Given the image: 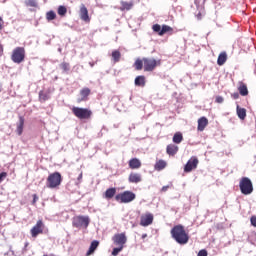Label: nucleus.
<instances>
[{
  "mask_svg": "<svg viewBox=\"0 0 256 256\" xmlns=\"http://www.w3.org/2000/svg\"><path fill=\"white\" fill-rule=\"evenodd\" d=\"M198 165H199V159H197V157L195 156L191 157L184 167L185 173H191L193 169H197Z\"/></svg>",
  "mask_w": 256,
  "mask_h": 256,
  "instance_id": "9b49d317",
  "label": "nucleus"
},
{
  "mask_svg": "<svg viewBox=\"0 0 256 256\" xmlns=\"http://www.w3.org/2000/svg\"><path fill=\"white\" fill-rule=\"evenodd\" d=\"M81 179H83V172H81L78 176V181H81Z\"/></svg>",
  "mask_w": 256,
  "mask_h": 256,
  "instance_id": "49530a36",
  "label": "nucleus"
},
{
  "mask_svg": "<svg viewBox=\"0 0 256 256\" xmlns=\"http://www.w3.org/2000/svg\"><path fill=\"white\" fill-rule=\"evenodd\" d=\"M215 101H216V103H223V101H225V99L222 96H216Z\"/></svg>",
  "mask_w": 256,
  "mask_h": 256,
  "instance_id": "a19ab883",
  "label": "nucleus"
},
{
  "mask_svg": "<svg viewBox=\"0 0 256 256\" xmlns=\"http://www.w3.org/2000/svg\"><path fill=\"white\" fill-rule=\"evenodd\" d=\"M209 125V119L207 117L202 116L198 119V127L197 130L200 132L205 131V128Z\"/></svg>",
  "mask_w": 256,
  "mask_h": 256,
  "instance_id": "2eb2a0df",
  "label": "nucleus"
},
{
  "mask_svg": "<svg viewBox=\"0 0 256 256\" xmlns=\"http://www.w3.org/2000/svg\"><path fill=\"white\" fill-rule=\"evenodd\" d=\"M147 80L144 75L137 76L134 80L136 87H145Z\"/></svg>",
  "mask_w": 256,
  "mask_h": 256,
  "instance_id": "6ab92c4d",
  "label": "nucleus"
},
{
  "mask_svg": "<svg viewBox=\"0 0 256 256\" xmlns=\"http://www.w3.org/2000/svg\"><path fill=\"white\" fill-rule=\"evenodd\" d=\"M28 245H29V243L26 242L25 247H27Z\"/></svg>",
  "mask_w": 256,
  "mask_h": 256,
  "instance_id": "8fccbe9b",
  "label": "nucleus"
},
{
  "mask_svg": "<svg viewBox=\"0 0 256 256\" xmlns=\"http://www.w3.org/2000/svg\"><path fill=\"white\" fill-rule=\"evenodd\" d=\"M239 187L242 195H251V193H253V182L247 177L241 178Z\"/></svg>",
  "mask_w": 256,
  "mask_h": 256,
  "instance_id": "20e7f679",
  "label": "nucleus"
},
{
  "mask_svg": "<svg viewBox=\"0 0 256 256\" xmlns=\"http://www.w3.org/2000/svg\"><path fill=\"white\" fill-rule=\"evenodd\" d=\"M128 165L131 169H141V160L138 158H132L129 160Z\"/></svg>",
  "mask_w": 256,
  "mask_h": 256,
  "instance_id": "aec40b11",
  "label": "nucleus"
},
{
  "mask_svg": "<svg viewBox=\"0 0 256 256\" xmlns=\"http://www.w3.org/2000/svg\"><path fill=\"white\" fill-rule=\"evenodd\" d=\"M170 234L172 239H174L178 245H187V243H189V233L185 230V226L181 224L175 225L170 230Z\"/></svg>",
  "mask_w": 256,
  "mask_h": 256,
  "instance_id": "f03ea898",
  "label": "nucleus"
},
{
  "mask_svg": "<svg viewBox=\"0 0 256 256\" xmlns=\"http://www.w3.org/2000/svg\"><path fill=\"white\" fill-rule=\"evenodd\" d=\"M165 33H173V27L169 26V25H162V29L159 32L160 37H163V35H165Z\"/></svg>",
  "mask_w": 256,
  "mask_h": 256,
  "instance_id": "c85d7f7f",
  "label": "nucleus"
},
{
  "mask_svg": "<svg viewBox=\"0 0 256 256\" xmlns=\"http://www.w3.org/2000/svg\"><path fill=\"white\" fill-rule=\"evenodd\" d=\"M238 91L242 97H247V95H249V89L247 88V84L243 82H239Z\"/></svg>",
  "mask_w": 256,
  "mask_h": 256,
  "instance_id": "a211bd4d",
  "label": "nucleus"
},
{
  "mask_svg": "<svg viewBox=\"0 0 256 256\" xmlns=\"http://www.w3.org/2000/svg\"><path fill=\"white\" fill-rule=\"evenodd\" d=\"M72 113L77 119H91L93 112L89 108L73 107Z\"/></svg>",
  "mask_w": 256,
  "mask_h": 256,
  "instance_id": "423d86ee",
  "label": "nucleus"
},
{
  "mask_svg": "<svg viewBox=\"0 0 256 256\" xmlns=\"http://www.w3.org/2000/svg\"><path fill=\"white\" fill-rule=\"evenodd\" d=\"M97 247H99V241L93 240L90 244L88 251L86 252V256H91L95 251H97Z\"/></svg>",
  "mask_w": 256,
  "mask_h": 256,
  "instance_id": "412c9836",
  "label": "nucleus"
},
{
  "mask_svg": "<svg viewBox=\"0 0 256 256\" xmlns=\"http://www.w3.org/2000/svg\"><path fill=\"white\" fill-rule=\"evenodd\" d=\"M231 97H233L234 99H239V93L235 92L231 94Z\"/></svg>",
  "mask_w": 256,
  "mask_h": 256,
  "instance_id": "a18cd8bd",
  "label": "nucleus"
},
{
  "mask_svg": "<svg viewBox=\"0 0 256 256\" xmlns=\"http://www.w3.org/2000/svg\"><path fill=\"white\" fill-rule=\"evenodd\" d=\"M250 221H251V225H253V227H256V216H252Z\"/></svg>",
  "mask_w": 256,
  "mask_h": 256,
  "instance_id": "79ce46f5",
  "label": "nucleus"
},
{
  "mask_svg": "<svg viewBox=\"0 0 256 256\" xmlns=\"http://www.w3.org/2000/svg\"><path fill=\"white\" fill-rule=\"evenodd\" d=\"M165 167H167V162L165 160H158L154 165L155 171H163Z\"/></svg>",
  "mask_w": 256,
  "mask_h": 256,
  "instance_id": "393cba45",
  "label": "nucleus"
},
{
  "mask_svg": "<svg viewBox=\"0 0 256 256\" xmlns=\"http://www.w3.org/2000/svg\"><path fill=\"white\" fill-rule=\"evenodd\" d=\"M167 191H169V186H163L162 189H161V192L165 193Z\"/></svg>",
  "mask_w": 256,
  "mask_h": 256,
  "instance_id": "c03bdc74",
  "label": "nucleus"
},
{
  "mask_svg": "<svg viewBox=\"0 0 256 256\" xmlns=\"http://www.w3.org/2000/svg\"><path fill=\"white\" fill-rule=\"evenodd\" d=\"M146 237H147V234L142 235V239H146Z\"/></svg>",
  "mask_w": 256,
  "mask_h": 256,
  "instance_id": "09e8293b",
  "label": "nucleus"
},
{
  "mask_svg": "<svg viewBox=\"0 0 256 256\" xmlns=\"http://www.w3.org/2000/svg\"><path fill=\"white\" fill-rule=\"evenodd\" d=\"M178 152H179V146L175 144H169L166 147V153L167 155H170V157H175V155H177Z\"/></svg>",
  "mask_w": 256,
  "mask_h": 256,
  "instance_id": "dca6fc26",
  "label": "nucleus"
},
{
  "mask_svg": "<svg viewBox=\"0 0 256 256\" xmlns=\"http://www.w3.org/2000/svg\"><path fill=\"white\" fill-rule=\"evenodd\" d=\"M4 179H7V172H2V173H0V183H1Z\"/></svg>",
  "mask_w": 256,
  "mask_h": 256,
  "instance_id": "58836bf2",
  "label": "nucleus"
},
{
  "mask_svg": "<svg viewBox=\"0 0 256 256\" xmlns=\"http://www.w3.org/2000/svg\"><path fill=\"white\" fill-rule=\"evenodd\" d=\"M208 252L205 249H202L198 252L197 256H207Z\"/></svg>",
  "mask_w": 256,
  "mask_h": 256,
  "instance_id": "4c0bfd02",
  "label": "nucleus"
},
{
  "mask_svg": "<svg viewBox=\"0 0 256 256\" xmlns=\"http://www.w3.org/2000/svg\"><path fill=\"white\" fill-rule=\"evenodd\" d=\"M121 7L119 8L120 11H131V9H133V1L130 2H125V1H121L120 2Z\"/></svg>",
  "mask_w": 256,
  "mask_h": 256,
  "instance_id": "4be33fe9",
  "label": "nucleus"
},
{
  "mask_svg": "<svg viewBox=\"0 0 256 256\" xmlns=\"http://www.w3.org/2000/svg\"><path fill=\"white\" fill-rule=\"evenodd\" d=\"M46 19L47 21H53L57 19V14L55 13V11L50 10L46 13Z\"/></svg>",
  "mask_w": 256,
  "mask_h": 256,
  "instance_id": "473e14b6",
  "label": "nucleus"
},
{
  "mask_svg": "<svg viewBox=\"0 0 256 256\" xmlns=\"http://www.w3.org/2000/svg\"><path fill=\"white\" fill-rule=\"evenodd\" d=\"M115 193H117L116 188H109L105 191V199H113L115 197Z\"/></svg>",
  "mask_w": 256,
  "mask_h": 256,
  "instance_id": "cd10ccee",
  "label": "nucleus"
},
{
  "mask_svg": "<svg viewBox=\"0 0 256 256\" xmlns=\"http://www.w3.org/2000/svg\"><path fill=\"white\" fill-rule=\"evenodd\" d=\"M115 200L118 203H131V201H135V193L131 191H124L115 196Z\"/></svg>",
  "mask_w": 256,
  "mask_h": 256,
  "instance_id": "0eeeda50",
  "label": "nucleus"
},
{
  "mask_svg": "<svg viewBox=\"0 0 256 256\" xmlns=\"http://www.w3.org/2000/svg\"><path fill=\"white\" fill-rule=\"evenodd\" d=\"M49 99H51V95L49 94V92H43V91L39 92L40 103H45V101H49Z\"/></svg>",
  "mask_w": 256,
  "mask_h": 256,
  "instance_id": "bb28decb",
  "label": "nucleus"
},
{
  "mask_svg": "<svg viewBox=\"0 0 256 256\" xmlns=\"http://www.w3.org/2000/svg\"><path fill=\"white\" fill-rule=\"evenodd\" d=\"M227 63V52H221L217 59V65L220 67Z\"/></svg>",
  "mask_w": 256,
  "mask_h": 256,
  "instance_id": "5701e85b",
  "label": "nucleus"
},
{
  "mask_svg": "<svg viewBox=\"0 0 256 256\" xmlns=\"http://www.w3.org/2000/svg\"><path fill=\"white\" fill-rule=\"evenodd\" d=\"M60 69H62L63 73H69V71H71V64H69V62H62Z\"/></svg>",
  "mask_w": 256,
  "mask_h": 256,
  "instance_id": "2f4dec72",
  "label": "nucleus"
},
{
  "mask_svg": "<svg viewBox=\"0 0 256 256\" xmlns=\"http://www.w3.org/2000/svg\"><path fill=\"white\" fill-rule=\"evenodd\" d=\"M89 95H91V89L84 87L80 90V98L77 99V103H83V101H89Z\"/></svg>",
  "mask_w": 256,
  "mask_h": 256,
  "instance_id": "4468645a",
  "label": "nucleus"
},
{
  "mask_svg": "<svg viewBox=\"0 0 256 256\" xmlns=\"http://www.w3.org/2000/svg\"><path fill=\"white\" fill-rule=\"evenodd\" d=\"M161 66V59H155L153 57H144L142 59H136L134 62V68L136 71H144L151 73L154 69Z\"/></svg>",
  "mask_w": 256,
  "mask_h": 256,
  "instance_id": "f257e3e1",
  "label": "nucleus"
},
{
  "mask_svg": "<svg viewBox=\"0 0 256 256\" xmlns=\"http://www.w3.org/2000/svg\"><path fill=\"white\" fill-rule=\"evenodd\" d=\"M80 19L84 21V23H91V17H89V10L85 4L80 5L79 11Z\"/></svg>",
  "mask_w": 256,
  "mask_h": 256,
  "instance_id": "f8f14e48",
  "label": "nucleus"
},
{
  "mask_svg": "<svg viewBox=\"0 0 256 256\" xmlns=\"http://www.w3.org/2000/svg\"><path fill=\"white\" fill-rule=\"evenodd\" d=\"M128 181H129V183H141V181H142L141 174L131 172L128 177Z\"/></svg>",
  "mask_w": 256,
  "mask_h": 256,
  "instance_id": "f3484780",
  "label": "nucleus"
},
{
  "mask_svg": "<svg viewBox=\"0 0 256 256\" xmlns=\"http://www.w3.org/2000/svg\"><path fill=\"white\" fill-rule=\"evenodd\" d=\"M37 201H39V196H37V194H33L32 205H36Z\"/></svg>",
  "mask_w": 256,
  "mask_h": 256,
  "instance_id": "ea45409f",
  "label": "nucleus"
},
{
  "mask_svg": "<svg viewBox=\"0 0 256 256\" xmlns=\"http://www.w3.org/2000/svg\"><path fill=\"white\" fill-rule=\"evenodd\" d=\"M63 181V177L61 176V173L59 172H54L49 174L47 180H46V187L48 189H57L59 185H61Z\"/></svg>",
  "mask_w": 256,
  "mask_h": 256,
  "instance_id": "7ed1b4c3",
  "label": "nucleus"
},
{
  "mask_svg": "<svg viewBox=\"0 0 256 256\" xmlns=\"http://www.w3.org/2000/svg\"><path fill=\"white\" fill-rule=\"evenodd\" d=\"M2 53H3V46H1L0 44V55H2Z\"/></svg>",
  "mask_w": 256,
  "mask_h": 256,
  "instance_id": "de8ad7c7",
  "label": "nucleus"
},
{
  "mask_svg": "<svg viewBox=\"0 0 256 256\" xmlns=\"http://www.w3.org/2000/svg\"><path fill=\"white\" fill-rule=\"evenodd\" d=\"M73 227H89V216H75L72 221Z\"/></svg>",
  "mask_w": 256,
  "mask_h": 256,
  "instance_id": "1a4fd4ad",
  "label": "nucleus"
},
{
  "mask_svg": "<svg viewBox=\"0 0 256 256\" xmlns=\"http://www.w3.org/2000/svg\"><path fill=\"white\" fill-rule=\"evenodd\" d=\"M153 219H154L153 214H151V213L143 214L140 217L141 227H149V225L153 224Z\"/></svg>",
  "mask_w": 256,
  "mask_h": 256,
  "instance_id": "ddd939ff",
  "label": "nucleus"
},
{
  "mask_svg": "<svg viewBox=\"0 0 256 256\" xmlns=\"http://www.w3.org/2000/svg\"><path fill=\"white\" fill-rule=\"evenodd\" d=\"M173 143L179 144L183 141V134L181 132H176L172 139Z\"/></svg>",
  "mask_w": 256,
  "mask_h": 256,
  "instance_id": "7c9ffc66",
  "label": "nucleus"
},
{
  "mask_svg": "<svg viewBox=\"0 0 256 256\" xmlns=\"http://www.w3.org/2000/svg\"><path fill=\"white\" fill-rule=\"evenodd\" d=\"M25 125V118H23L22 116L19 117V123L17 125V129L16 132L18 135H23V127Z\"/></svg>",
  "mask_w": 256,
  "mask_h": 256,
  "instance_id": "a878e982",
  "label": "nucleus"
},
{
  "mask_svg": "<svg viewBox=\"0 0 256 256\" xmlns=\"http://www.w3.org/2000/svg\"><path fill=\"white\" fill-rule=\"evenodd\" d=\"M236 113L239 119H241L242 121L245 120V117H247V110L245 108L239 107V105H237L236 107Z\"/></svg>",
  "mask_w": 256,
  "mask_h": 256,
  "instance_id": "b1692460",
  "label": "nucleus"
},
{
  "mask_svg": "<svg viewBox=\"0 0 256 256\" xmlns=\"http://www.w3.org/2000/svg\"><path fill=\"white\" fill-rule=\"evenodd\" d=\"M25 47H16L13 51H12V55H11V61H13V63H16L17 65L23 63V61H25Z\"/></svg>",
  "mask_w": 256,
  "mask_h": 256,
  "instance_id": "39448f33",
  "label": "nucleus"
},
{
  "mask_svg": "<svg viewBox=\"0 0 256 256\" xmlns=\"http://www.w3.org/2000/svg\"><path fill=\"white\" fill-rule=\"evenodd\" d=\"M124 248L125 247H123V246H118L117 248H113L112 255L113 256L119 255L121 253V251H123Z\"/></svg>",
  "mask_w": 256,
  "mask_h": 256,
  "instance_id": "f704fd0d",
  "label": "nucleus"
},
{
  "mask_svg": "<svg viewBox=\"0 0 256 256\" xmlns=\"http://www.w3.org/2000/svg\"><path fill=\"white\" fill-rule=\"evenodd\" d=\"M44 231H45V223H43V220H38L36 224L31 228L30 235L33 239H37L39 235H43Z\"/></svg>",
  "mask_w": 256,
  "mask_h": 256,
  "instance_id": "6e6552de",
  "label": "nucleus"
},
{
  "mask_svg": "<svg viewBox=\"0 0 256 256\" xmlns=\"http://www.w3.org/2000/svg\"><path fill=\"white\" fill-rule=\"evenodd\" d=\"M113 63H119L121 61V52L119 50L112 51Z\"/></svg>",
  "mask_w": 256,
  "mask_h": 256,
  "instance_id": "c756f323",
  "label": "nucleus"
},
{
  "mask_svg": "<svg viewBox=\"0 0 256 256\" xmlns=\"http://www.w3.org/2000/svg\"><path fill=\"white\" fill-rule=\"evenodd\" d=\"M43 256H48L47 254L43 255Z\"/></svg>",
  "mask_w": 256,
  "mask_h": 256,
  "instance_id": "3c124183",
  "label": "nucleus"
},
{
  "mask_svg": "<svg viewBox=\"0 0 256 256\" xmlns=\"http://www.w3.org/2000/svg\"><path fill=\"white\" fill-rule=\"evenodd\" d=\"M4 25H5V21H3V18L0 17V31H2Z\"/></svg>",
  "mask_w": 256,
  "mask_h": 256,
  "instance_id": "37998d69",
  "label": "nucleus"
},
{
  "mask_svg": "<svg viewBox=\"0 0 256 256\" xmlns=\"http://www.w3.org/2000/svg\"><path fill=\"white\" fill-rule=\"evenodd\" d=\"M161 25H159V24H154L153 26H152V30L154 31V33H158V35H159V33H161Z\"/></svg>",
  "mask_w": 256,
  "mask_h": 256,
  "instance_id": "c9c22d12",
  "label": "nucleus"
},
{
  "mask_svg": "<svg viewBox=\"0 0 256 256\" xmlns=\"http://www.w3.org/2000/svg\"><path fill=\"white\" fill-rule=\"evenodd\" d=\"M112 241L114 245H117L118 247H125V243H127V236L125 235V232L118 233L112 237Z\"/></svg>",
  "mask_w": 256,
  "mask_h": 256,
  "instance_id": "9d476101",
  "label": "nucleus"
},
{
  "mask_svg": "<svg viewBox=\"0 0 256 256\" xmlns=\"http://www.w3.org/2000/svg\"><path fill=\"white\" fill-rule=\"evenodd\" d=\"M57 13L58 15H60V17H65L67 15V7L59 6L57 9Z\"/></svg>",
  "mask_w": 256,
  "mask_h": 256,
  "instance_id": "72a5a7b5",
  "label": "nucleus"
},
{
  "mask_svg": "<svg viewBox=\"0 0 256 256\" xmlns=\"http://www.w3.org/2000/svg\"><path fill=\"white\" fill-rule=\"evenodd\" d=\"M27 7H37V1L35 0H28L26 1Z\"/></svg>",
  "mask_w": 256,
  "mask_h": 256,
  "instance_id": "e433bc0d",
  "label": "nucleus"
}]
</instances>
